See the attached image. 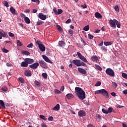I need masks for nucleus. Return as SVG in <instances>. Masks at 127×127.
I'll return each mask as SVG.
<instances>
[{
  "label": "nucleus",
  "instance_id": "64",
  "mask_svg": "<svg viewBox=\"0 0 127 127\" xmlns=\"http://www.w3.org/2000/svg\"><path fill=\"white\" fill-rule=\"evenodd\" d=\"M103 44H104V42L102 41L101 43L98 44V46H99V47L103 46Z\"/></svg>",
  "mask_w": 127,
  "mask_h": 127
},
{
  "label": "nucleus",
  "instance_id": "55",
  "mask_svg": "<svg viewBox=\"0 0 127 127\" xmlns=\"http://www.w3.org/2000/svg\"><path fill=\"white\" fill-rule=\"evenodd\" d=\"M31 1L33 2H36V3H39L40 2L39 0H31Z\"/></svg>",
  "mask_w": 127,
  "mask_h": 127
},
{
  "label": "nucleus",
  "instance_id": "1",
  "mask_svg": "<svg viewBox=\"0 0 127 127\" xmlns=\"http://www.w3.org/2000/svg\"><path fill=\"white\" fill-rule=\"evenodd\" d=\"M75 93L76 94L78 99L83 101L84 99H86V93L82 89V88L78 87L75 88Z\"/></svg>",
  "mask_w": 127,
  "mask_h": 127
},
{
  "label": "nucleus",
  "instance_id": "48",
  "mask_svg": "<svg viewBox=\"0 0 127 127\" xmlns=\"http://www.w3.org/2000/svg\"><path fill=\"white\" fill-rule=\"evenodd\" d=\"M101 84H102V83L101 82V81H98L96 84H95V86L96 87H99V86H101Z\"/></svg>",
  "mask_w": 127,
  "mask_h": 127
},
{
  "label": "nucleus",
  "instance_id": "24",
  "mask_svg": "<svg viewBox=\"0 0 127 127\" xmlns=\"http://www.w3.org/2000/svg\"><path fill=\"white\" fill-rule=\"evenodd\" d=\"M66 97L68 99H73V98H74V95L71 93H68L66 95Z\"/></svg>",
  "mask_w": 127,
  "mask_h": 127
},
{
  "label": "nucleus",
  "instance_id": "21",
  "mask_svg": "<svg viewBox=\"0 0 127 127\" xmlns=\"http://www.w3.org/2000/svg\"><path fill=\"white\" fill-rule=\"evenodd\" d=\"M66 43H65V42L63 41H60L59 42V45L60 46V47H64V46L65 45Z\"/></svg>",
  "mask_w": 127,
  "mask_h": 127
},
{
  "label": "nucleus",
  "instance_id": "49",
  "mask_svg": "<svg viewBox=\"0 0 127 127\" xmlns=\"http://www.w3.org/2000/svg\"><path fill=\"white\" fill-rule=\"evenodd\" d=\"M27 47L28 48H32V47H33V44L30 43V44H28L27 45Z\"/></svg>",
  "mask_w": 127,
  "mask_h": 127
},
{
  "label": "nucleus",
  "instance_id": "50",
  "mask_svg": "<svg viewBox=\"0 0 127 127\" xmlns=\"http://www.w3.org/2000/svg\"><path fill=\"white\" fill-rule=\"evenodd\" d=\"M77 55L78 57L79 58V59L83 56V55H82V54L80 53L79 52L77 53Z\"/></svg>",
  "mask_w": 127,
  "mask_h": 127
},
{
  "label": "nucleus",
  "instance_id": "44",
  "mask_svg": "<svg viewBox=\"0 0 127 127\" xmlns=\"http://www.w3.org/2000/svg\"><path fill=\"white\" fill-rule=\"evenodd\" d=\"M88 38L89 39H93L94 38V36H93L92 34H88Z\"/></svg>",
  "mask_w": 127,
  "mask_h": 127
},
{
  "label": "nucleus",
  "instance_id": "61",
  "mask_svg": "<svg viewBox=\"0 0 127 127\" xmlns=\"http://www.w3.org/2000/svg\"><path fill=\"white\" fill-rule=\"evenodd\" d=\"M70 22H71V19H68L65 22L66 23H70Z\"/></svg>",
  "mask_w": 127,
  "mask_h": 127
},
{
  "label": "nucleus",
  "instance_id": "3",
  "mask_svg": "<svg viewBox=\"0 0 127 127\" xmlns=\"http://www.w3.org/2000/svg\"><path fill=\"white\" fill-rule=\"evenodd\" d=\"M36 43H37L38 45L39 48L40 50H41V51H42V52H44V51H45L46 49L45 48V46L44 45V44H43L42 42H41L39 40H37V41H36Z\"/></svg>",
  "mask_w": 127,
  "mask_h": 127
},
{
  "label": "nucleus",
  "instance_id": "43",
  "mask_svg": "<svg viewBox=\"0 0 127 127\" xmlns=\"http://www.w3.org/2000/svg\"><path fill=\"white\" fill-rule=\"evenodd\" d=\"M101 49L103 51H104V52H106L107 51V48H106V47H105V46H102L101 47Z\"/></svg>",
  "mask_w": 127,
  "mask_h": 127
},
{
  "label": "nucleus",
  "instance_id": "8",
  "mask_svg": "<svg viewBox=\"0 0 127 127\" xmlns=\"http://www.w3.org/2000/svg\"><path fill=\"white\" fill-rule=\"evenodd\" d=\"M42 57L43 59L46 61V62H47L48 63H50V64H53V62L48 58L46 56L43 55Z\"/></svg>",
  "mask_w": 127,
  "mask_h": 127
},
{
  "label": "nucleus",
  "instance_id": "32",
  "mask_svg": "<svg viewBox=\"0 0 127 127\" xmlns=\"http://www.w3.org/2000/svg\"><path fill=\"white\" fill-rule=\"evenodd\" d=\"M115 11L117 12H120V7L118 5H116L114 7Z\"/></svg>",
  "mask_w": 127,
  "mask_h": 127
},
{
  "label": "nucleus",
  "instance_id": "17",
  "mask_svg": "<svg viewBox=\"0 0 127 127\" xmlns=\"http://www.w3.org/2000/svg\"><path fill=\"white\" fill-rule=\"evenodd\" d=\"M91 60L93 61V62H96V63L99 61V58L97 56H93L91 58Z\"/></svg>",
  "mask_w": 127,
  "mask_h": 127
},
{
  "label": "nucleus",
  "instance_id": "36",
  "mask_svg": "<svg viewBox=\"0 0 127 127\" xmlns=\"http://www.w3.org/2000/svg\"><path fill=\"white\" fill-rule=\"evenodd\" d=\"M43 23H44V22L42 21V20H39L37 22V25H41V24H43Z\"/></svg>",
  "mask_w": 127,
  "mask_h": 127
},
{
  "label": "nucleus",
  "instance_id": "11",
  "mask_svg": "<svg viewBox=\"0 0 127 127\" xmlns=\"http://www.w3.org/2000/svg\"><path fill=\"white\" fill-rule=\"evenodd\" d=\"M109 24L111 27H113L114 28H116V27H117V26L116 25V22L114 19H110L109 20Z\"/></svg>",
  "mask_w": 127,
  "mask_h": 127
},
{
  "label": "nucleus",
  "instance_id": "52",
  "mask_svg": "<svg viewBox=\"0 0 127 127\" xmlns=\"http://www.w3.org/2000/svg\"><path fill=\"white\" fill-rule=\"evenodd\" d=\"M17 45H18V46H22V44L20 42L19 40L17 41Z\"/></svg>",
  "mask_w": 127,
  "mask_h": 127
},
{
  "label": "nucleus",
  "instance_id": "22",
  "mask_svg": "<svg viewBox=\"0 0 127 127\" xmlns=\"http://www.w3.org/2000/svg\"><path fill=\"white\" fill-rule=\"evenodd\" d=\"M114 21L115 22V24H116L118 28H121V23L119 22L117 19H114Z\"/></svg>",
  "mask_w": 127,
  "mask_h": 127
},
{
  "label": "nucleus",
  "instance_id": "13",
  "mask_svg": "<svg viewBox=\"0 0 127 127\" xmlns=\"http://www.w3.org/2000/svg\"><path fill=\"white\" fill-rule=\"evenodd\" d=\"M39 17L40 19H42V20H45L47 18L46 15H44L42 13H39Z\"/></svg>",
  "mask_w": 127,
  "mask_h": 127
},
{
  "label": "nucleus",
  "instance_id": "34",
  "mask_svg": "<svg viewBox=\"0 0 127 127\" xmlns=\"http://www.w3.org/2000/svg\"><path fill=\"white\" fill-rule=\"evenodd\" d=\"M40 119H42V120H44V121H47V118L44 115H40Z\"/></svg>",
  "mask_w": 127,
  "mask_h": 127
},
{
  "label": "nucleus",
  "instance_id": "46",
  "mask_svg": "<svg viewBox=\"0 0 127 127\" xmlns=\"http://www.w3.org/2000/svg\"><path fill=\"white\" fill-rule=\"evenodd\" d=\"M2 52H4V53H8V50L6 49L5 48H3L2 49Z\"/></svg>",
  "mask_w": 127,
  "mask_h": 127
},
{
  "label": "nucleus",
  "instance_id": "12",
  "mask_svg": "<svg viewBox=\"0 0 127 127\" xmlns=\"http://www.w3.org/2000/svg\"><path fill=\"white\" fill-rule=\"evenodd\" d=\"M77 70L79 73L83 74V75H86V74H87V71H86L85 69L82 68V67H78Z\"/></svg>",
  "mask_w": 127,
  "mask_h": 127
},
{
  "label": "nucleus",
  "instance_id": "54",
  "mask_svg": "<svg viewBox=\"0 0 127 127\" xmlns=\"http://www.w3.org/2000/svg\"><path fill=\"white\" fill-rule=\"evenodd\" d=\"M55 93L56 94H61V91H60V90H59L58 89H56L55 90Z\"/></svg>",
  "mask_w": 127,
  "mask_h": 127
},
{
  "label": "nucleus",
  "instance_id": "37",
  "mask_svg": "<svg viewBox=\"0 0 127 127\" xmlns=\"http://www.w3.org/2000/svg\"><path fill=\"white\" fill-rule=\"evenodd\" d=\"M122 76L125 79H127V73L123 72L122 73Z\"/></svg>",
  "mask_w": 127,
  "mask_h": 127
},
{
  "label": "nucleus",
  "instance_id": "28",
  "mask_svg": "<svg viewBox=\"0 0 127 127\" xmlns=\"http://www.w3.org/2000/svg\"><path fill=\"white\" fill-rule=\"evenodd\" d=\"M104 44L105 46H110V45H112L113 44V43H112V42H104Z\"/></svg>",
  "mask_w": 127,
  "mask_h": 127
},
{
  "label": "nucleus",
  "instance_id": "51",
  "mask_svg": "<svg viewBox=\"0 0 127 127\" xmlns=\"http://www.w3.org/2000/svg\"><path fill=\"white\" fill-rule=\"evenodd\" d=\"M8 35L10 36V37H14V34L11 32H9L8 33Z\"/></svg>",
  "mask_w": 127,
  "mask_h": 127
},
{
  "label": "nucleus",
  "instance_id": "41",
  "mask_svg": "<svg viewBox=\"0 0 127 127\" xmlns=\"http://www.w3.org/2000/svg\"><path fill=\"white\" fill-rule=\"evenodd\" d=\"M68 33H69V34H70V35H71V36H72V35H73V34H74V31H73V30H72L71 29H69Z\"/></svg>",
  "mask_w": 127,
  "mask_h": 127
},
{
  "label": "nucleus",
  "instance_id": "42",
  "mask_svg": "<svg viewBox=\"0 0 127 127\" xmlns=\"http://www.w3.org/2000/svg\"><path fill=\"white\" fill-rule=\"evenodd\" d=\"M107 112H108V114H111V113L113 112V108L109 107L107 110Z\"/></svg>",
  "mask_w": 127,
  "mask_h": 127
},
{
  "label": "nucleus",
  "instance_id": "31",
  "mask_svg": "<svg viewBox=\"0 0 127 127\" xmlns=\"http://www.w3.org/2000/svg\"><path fill=\"white\" fill-rule=\"evenodd\" d=\"M57 28L60 32H62V31H63V29H62V27H61L60 25H57Z\"/></svg>",
  "mask_w": 127,
  "mask_h": 127
},
{
  "label": "nucleus",
  "instance_id": "16",
  "mask_svg": "<svg viewBox=\"0 0 127 127\" xmlns=\"http://www.w3.org/2000/svg\"><path fill=\"white\" fill-rule=\"evenodd\" d=\"M0 34L3 37H7L8 35H7V33H5V32L3 31L2 30H0Z\"/></svg>",
  "mask_w": 127,
  "mask_h": 127
},
{
  "label": "nucleus",
  "instance_id": "4",
  "mask_svg": "<svg viewBox=\"0 0 127 127\" xmlns=\"http://www.w3.org/2000/svg\"><path fill=\"white\" fill-rule=\"evenodd\" d=\"M106 73L111 77H115V71L111 68H108L106 69Z\"/></svg>",
  "mask_w": 127,
  "mask_h": 127
},
{
  "label": "nucleus",
  "instance_id": "26",
  "mask_svg": "<svg viewBox=\"0 0 127 127\" xmlns=\"http://www.w3.org/2000/svg\"><path fill=\"white\" fill-rule=\"evenodd\" d=\"M24 20L25 22H26V23H27V24H29V23H30V19H29V18H28V17H25Z\"/></svg>",
  "mask_w": 127,
  "mask_h": 127
},
{
  "label": "nucleus",
  "instance_id": "23",
  "mask_svg": "<svg viewBox=\"0 0 127 127\" xmlns=\"http://www.w3.org/2000/svg\"><path fill=\"white\" fill-rule=\"evenodd\" d=\"M0 107L3 108V109H5V105L4 104V102L1 100H0Z\"/></svg>",
  "mask_w": 127,
  "mask_h": 127
},
{
  "label": "nucleus",
  "instance_id": "19",
  "mask_svg": "<svg viewBox=\"0 0 127 127\" xmlns=\"http://www.w3.org/2000/svg\"><path fill=\"white\" fill-rule=\"evenodd\" d=\"M21 67L26 68L27 67H28V64L25 61L22 62L21 64Z\"/></svg>",
  "mask_w": 127,
  "mask_h": 127
},
{
  "label": "nucleus",
  "instance_id": "45",
  "mask_svg": "<svg viewBox=\"0 0 127 127\" xmlns=\"http://www.w3.org/2000/svg\"><path fill=\"white\" fill-rule=\"evenodd\" d=\"M42 76L45 78L47 79V73H43Z\"/></svg>",
  "mask_w": 127,
  "mask_h": 127
},
{
  "label": "nucleus",
  "instance_id": "7",
  "mask_svg": "<svg viewBox=\"0 0 127 127\" xmlns=\"http://www.w3.org/2000/svg\"><path fill=\"white\" fill-rule=\"evenodd\" d=\"M39 66V64L38 63H35L29 65L30 68L31 69H33L34 70H36L37 69V67Z\"/></svg>",
  "mask_w": 127,
  "mask_h": 127
},
{
  "label": "nucleus",
  "instance_id": "33",
  "mask_svg": "<svg viewBox=\"0 0 127 127\" xmlns=\"http://www.w3.org/2000/svg\"><path fill=\"white\" fill-rule=\"evenodd\" d=\"M1 90L3 92H7V87L4 86L2 87Z\"/></svg>",
  "mask_w": 127,
  "mask_h": 127
},
{
  "label": "nucleus",
  "instance_id": "62",
  "mask_svg": "<svg viewBox=\"0 0 127 127\" xmlns=\"http://www.w3.org/2000/svg\"><path fill=\"white\" fill-rule=\"evenodd\" d=\"M64 86H63L60 88V91H61L62 92H63V91H64Z\"/></svg>",
  "mask_w": 127,
  "mask_h": 127
},
{
  "label": "nucleus",
  "instance_id": "20",
  "mask_svg": "<svg viewBox=\"0 0 127 127\" xmlns=\"http://www.w3.org/2000/svg\"><path fill=\"white\" fill-rule=\"evenodd\" d=\"M94 15L96 18L101 19L102 17V15L98 12H95Z\"/></svg>",
  "mask_w": 127,
  "mask_h": 127
},
{
  "label": "nucleus",
  "instance_id": "47",
  "mask_svg": "<svg viewBox=\"0 0 127 127\" xmlns=\"http://www.w3.org/2000/svg\"><path fill=\"white\" fill-rule=\"evenodd\" d=\"M102 111L104 113V114H106L107 115H108V114H109L108 110H105V109H102Z\"/></svg>",
  "mask_w": 127,
  "mask_h": 127
},
{
  "label": "nucleus",
  "instance_id": "59",
  "mask_svg": "<svg viewBox=\"0 0 127 127\" xmlns=\"http://www.w3.org/2000/svg\"><path fill=\"white\" fill-rule=\"evenodd\" d=\"M6 66H7V67H11V66H12V64H11L9 63H7L6 64Z\"/></svg>",
  "mask_w": 127,
  "mask_h": 127
},
{
  "label": "nucleus",
  "instance_id": "18",
  "mask_svg": "<svg viewBox=\"0 0 127 127\" xmlns=\"http://www.w3.org/2000/svg\"><path fill=\"white\" fill-rule=\"evenodd\" d=\"M60 110V105L58 104L55 106L54 108H52L53 111H59Z\"/></svg>",
  "mask_w": 127,
  "mask_h": 127
},
{
  "label": "nucleus",
  "instance_id": "6",
  "mask_svg": "<svg viewBox=\"0 0 127 127\" xmlns=\"http://www.w3.org/2000/svg\"><path fill=\"white\" fill-rule=\"evenodd\" d=\"M53 11L57 15H58L59 14H61L62 12H63V10L61 9H58L57 10V8L56 7H54L53 8Z\"/></svg>",
  "mask_w": 127,
  "mask_h": 127
},
{
  "label": "nucleus",
  "instance_id": "9",
  "mask_svg": "<svg viewBox=\"0 0 127 127\" xmlns=\"http://www.w3.org/2000/svg\"><path fill=\"white\" fill-rule=\"evenodd\" d=\"M39 63L42 68H44L45 69L46 68L47 65L46 63H45L44 61H39Z\"/></svg>",
  "mask_w": 127,
  "mask_h": 127
},
{
  "label": "nucleus",
  "instance_id": "58",
  "mask_svg": "<svg viewBox=\"0 0 127 127\" xmlns=\"http://www.w3.org/2000/svg\"><path fill=\"white\" fill-rule=\"evenodd\" d=\"M48 121H51V122H52V121H53V117L51 116L48 119Z\"/></svg>",
  "mask_w": 127,
  "mask_h": 127
},
{
  "label": "nucleus",
  "instance_id": "38",
  "mask_svg": "<svg viewBox=\"0 0 127 127\" xmlns=\"http://www.w3.org/2000/svg\"><path fill=\"white\" fill-rule=\"evenodd\" d=\"M19 81L21 82L22 83V84H24V79H23V78L22 77H19Z\"/></svg>",
  "mask_w": 127,
  "mask_h": 127
},
{
  "label": "nucleus",
  "instance_id": "40",
  "mask_svg": "<svg viewBox=\"0 0 127 127\" xmlns=\"http://www.w3.org/2000/svg\"><path fill=\"white\" fill-rule=\"evenodd\" d=\"M3 2L4 6H6V7H8V6H9V4H8L7 1H4Z\"/></svg>",
  "mask_w": 127,
  "mask_h": 127
},
{
  "label": "nucleus",
  "instance_id": "14",
  "mask_svg": "<svg viewBox=\"0 0 127 127\" xmlns=\"http://www.w3.org/2000/svg\"><path fill=\"white\" fill-rule=\"evenodd\" d=\"M24 74L25 76H26L27 77H30V76L32 75V73H31V70H26L24 71Z\"/></svg>",
  "mask_w": 127,
  "mask_h": 127
},
{
  "label": "nucleus",
  "instance_id": "39",
  "mask_svg": "<svg viewBox=\"0 0 127 127\" xmlns=\"http://www.w3.org/2000/svg\"><path fill=\"white\" fill-rule=\"evenodd\" d=\"M83 30H84L85 31H88V30H89V25L85 26L83 28Z\"/></svg>",
  "mask_w": 127,
  "mask_h": 127
},
{
  "label": "nucleus",
  "instance_id": "56",
  "mask_svg": "<svg viewBox=\"0 0 127 127\" xmlns=\"http://www.w3.org/2000/svg\"><path fill=\"white\" fill-rule=\"evenodd\" d=\"M112 84H113V86H114V87H115V88H117V87H118V84H117L116 82H113Z\"/></svg>",
  "mask_w": 127,
  "mask_h": 127
},
{
  "label": "nucleus",
  "instance_id": "60",
  "mask_svg": "<svg viewBox=\"0 0 127 127\" xmlns=\"http://www.w3.org/2000/svg\"><path fill=\"white\" fill-rule=\"evenodd\" d=\"M95 94H101V89L96 91Z\"/></svg>",
  "mask_w": 127,
  "mask_h": 127
},
{
  "label": "nucleus",
  "instance_id": "27",
  "mask_svg": "<svg viewBox=\"0 0 127 127\" xmlns=\"http://www.w3.org/2000/svg\"><path fill=\"white\" fill-rule=\"evenodd\" d=\"M10 11L12 14H15V9L12 6L10 8Z\"/></svg>",
  "mask_w": 127,
  "mask_h": 127
},
{
  "label": "nucleus",
  "instance_id": "29",
  "mask_svg": "<svg viewBox=\"0 0 127 127\" xmlns=\"http://www.w3.org/2000/svg\"><path fill=\"white\" fill-rule=\"evenodd\" d=\"M95 66L96 67V69L97 70H99V71H102L103 70V68H102V67L100 66V65L98 64H95Z\"/></svg>",
  "mask_w": 127,
  "mask_h": 127
},
{
  "label": "nucleus",
  "instance_id": "5",
  "mask_svg": "<svg viewBox=\"0 0 127 127\" xmlns=\"http://www.w3.org/2000/svg\"><path fill=\"white\" fill-rule=\"evenodd\" d=\"M100 94H102L103 96H105L106 99H109V93H108V91L106 89H100Z\"/></svg>",
  "mask_w": 127,
  "mask_h": 127
},
{
  "label": "nucleus",
  "instance_id": "25",
  "mask_svg": "<svg viewBox=\"0 0 127 127\" xmlns=\"http://www.w3.org/2000/svg\"><path fill=\"white\" fill-rule=\"evenodd\" d=\"M22 54H24V55H26L27 56H28V55H30V53L27 51H22L21 52Z\"/></svg>",
  "mask_w": 127,
  "mask_h": 127
},
{
  "label": "nucleus",
  "instance_id": "15",
  "mask_svg": "<svg viewBox=\"0 0 127 127\" xmlns=\"http://www.w3.org/2000/svg\"><path fill=\"white\" fill-rule=\"evenodd\" d=\"M78 115L79 117H85L86 116V112L83 110H80L78 112Z\"/></svg>",
  "mask_w": 127,
  "mask_h": 127
},
{
  "label": "nucleus",
  "instance_id": "10",
  "mask_svg": "<svg viewBox=\"0 0 127 127\" xmlns=\"http://www.w3.org/2000/svg\"><path fill=\"white\" fill-rule=\"evenodd\" d=\"M25 62L28 64H32V63H34V60L30 58H26L24 59Z\"/></svg>",
  "mask_w": 127,
  "mask_h": 127
},
{
  "label": "nucleus",
  "instance_id": "35",
  "mask_svg": "<svg viewBox=\"0 0 127 127\" xmlns=\"http://www.w3.org/2000/svg\"><path fill=\"white\" fill-rule=\"evenodd\" d=\"M35 85H36L37 87H40V86H41L40 83L37 80H35Z\"/></svg>",
  "mask_w": 127,
  "mask_h": 127
},
{
  "label": "nucleus",
  "instance_id": "57",
  "mask_svg": "<svg viewBox=\"0 0 127 127\" xmlns=\"http://www.w3.org/2000/svg\"><path fill=\"white\" fill-rule=\"evenodd\" d=\"M96 118H97V119H99V120H101V119H102V117L99 114H96Z\"/></svg>",
  "mask_w": 127,
  "mask_h": 127
},
{
  "label": "nucleus",
  "instance_id": "30",
  "mask_svg": "<svg viewBox=\"0 0 127 127\" xmlns=\"http://www.w3.org/2000/svg\"><path fill=\"white\" fill-rule=\"evenodd\" d=\"M79 59H80V60H82V61H83V62L87 63V59L83 56H82Z\"/></svg>",
  "mask_w": 127,
  "mask_h": 127
},
{
  "label": "nucleus",
  "instance_id": "63",
  "mask_svg": "<svg viewBox=\"0 0 127 127\" xmlns=\"http://www.w3.org/2000/svg\"><path fill=\"white\" fill-rule=\"evenodd\" d=\"M123 94L124 95H127V89H125L124 91H123Z\"/></svg>",
  "mask_w": 127,
  "mask_h": 127
},
{
  "label": "nucleus",
  "instance_id": "2",
  "mask_svg": "<svg viewBox=\"0 0 127 127\" xmlns=\"http://www.w3.org/2000/svg\"><path fill=\"white\" fill-rule=\"evenodd\" d=\"M72 63H73L74 65H76V66H77V67H81V66L86 67V66H87V64H86L85 63L80 60H73L72 61Z\"/></svg>",
  "mask_w": 127,
  "mask_h": 127
},
{
  "label": "nucleus",
  "instance_id": "53",
  "mask_svg": "<svg viewBox=\"0 0 127 127\" xmlns=\"http://www.w3.org/2000/svg\"><path fill=\"white\" fill-rule=\"evenodd\" d=\"M81 7L82 8H87V4H81L80 5Z\"/></svg>",
  "mask_w": 127,
  "mask_h": 127
}]
</instances>
